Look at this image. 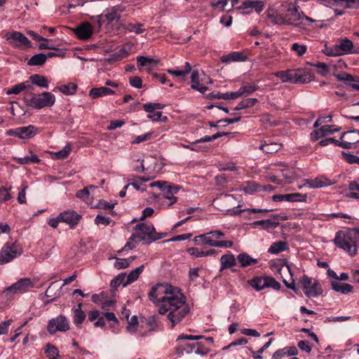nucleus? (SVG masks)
<instances>
[{"mask_svg":"<svg viewBox=\"0 0 359 359\" xmlns=\"http://www.w3.org/2000/svg\"><path fill=\"white\" fill-rule=\"evenodd\" d=\"M114 94V91L108 88L106 86L100 88H93L89 92V96L92 98H97L108 95Z\"/></svg>","mask_w":359,"mask_h":359,"instance_id":"nucleus-28","label":"nucleus"},{"mask_svg":"<svg viewBox=\"0 0 359 359\" xmlns=\"http://www.w3.org/2000/svg\"><path fill=\"white\" fill-rule=\"evenodd\" d=\"M333 242L337 247L343 249L351 256L356 255L358 246L355 237L353 234L339 231L336 233Z\"/></svg>","mask_w":359,"mask_h":359,"instance_id":"nucleus-7","label":"nucleus"},{"mask_svg":"<svg viewBox=\"0 0 359 359\" xmlns=\"http://www.w3.org/2000/svg\"><path fill=\"white\" fill-rule=\"evenodd\" d=\"M281 147V144L278 142H265L259 146V149L267 154H273L280 150Z\"/></svg>","mask_w":359,"mask_h":359,"instance_id":"nucleus-36","label":"nucleus"},{"mask_svg":"<svg viewBox=\"0 0 359 359\" xmlns=\"http://www.w3.org/2000/svg\"><path fill=\"white\" fill-rule=\"evenodd\" d=\"M32 83L43 88H48V81L46 77L39 74H33L29 77Z\"/></svg>","mask_w":359,"mask_h":359,"instance_id":"nucleus-34","label":"nucleus"},{"mask_svg":"<svg viewBox=\"0 0 359 359\" xmlns=\"http://www.w3.org/2000/svg\"><path fill=\"white\" fill-rule=\"evenodd\" d=\"M123 313L125 314L126 318L128 319V326L126 327L127 331L130 334L135 333L138 323L137 317L136 316H133L129 320V310L124 309Z\"/></svg>","mask_w":359,"mask_h":359,"instance_id":"nucleus-31","label":"nucleus"},{"mask_svg":"<svg viewBox=\"0 0 359 359\" xmlns=\"http://www.w3.org/2000/svg\"><path fill=\"white\" fill-rule=\"evenodd\" d=\"M47 329L50 334H53L57 331L66 332L69 329V325L67 318L60 315L49 321Z\"/></svg>","mask_w":359,"mask_h":359,"instance_id":"nucleus-14","label":"nucleus"},{"mask_svg":"<svg viewBox=\"0 0 359 359\" xmlns=\"http://www.w3.org/2000/svg\"><path fill=\"white\" fill-rule=\"evenodd\" d=\"M128 184L130 186H133L136 190L140 191L141 192H144L147 190L146 186L143 185L138 180L134 177L132 180L131 182H128Z\"/></svg>","mask_w":359,"mask_h":359,"instance_id":"nucleus-56","label":"nucleus"},{"mask_svg":"<svg viewBox=\"0 0 359 359\" xmlns=\"http://www.w3.org/2000/svg\"><path fill=\"white\" fill-rule=\"evenodd\" d=\"M39 129L35 126L29 125L27 126L19 127L18 138L29 139L39 133Z\"/></svg>","mask_w":359,"mask_h":359,"instance_id":"nucleus-21","label":"nucleus"},{"mask_svg":"<svg viewBox=\"0 0 359 359\" xmlns=\"http://www.w3.org/2000/svg\"><path fill=\"white\" fill-rule=\"evenodd\" d=\"M47 60V56L43 53H38L33 55L28 61L30 66H39L43 65Z\"/></svg>","mask_w":359,"mask_h":359,"instance_id":"nucleus-38","label":"nucleus"},{"mask_svg":"<svg viewBox=\"0 0 359 359\" xmlns=\"http://www.w3.org/2000/svg\"><path fill=\"white\" fill-rule=\"evenodd\" d=\"M129 83L131 86L136 88H141L142 81L140 77L139 76H133L130 77L129 79Z\"/></svg>","mask_w":359,"mask_h":359,"instance_id":"nucleus-64","label":"nucleus"},{"mask_svg":"<svg viewBox=\"0 0 359 359\" xmlns=\"http://www.w3.org/2000/svg\"><path fill=\"white\" fill-rule=\"evenodd\" d=\"M241 97L239 90L222 94L219 97L224 100H235Z\"/></svg>","mask_w":359,"mask_h":359,"instance_id":"nucleus-59","label":"nucleus"},{"mask_svg":"<svg viewBox=\"0 0 359 359\" xmlns=\"http://www.w3.org/2000/svg\"><path fill=\"white\" fill-rule=\"evenodd\" d=\"M237 259L242 267H246L257 263V259L251 257L247 253H241L238 255Z\"/></svg>","mask_w":359,"mask_h":359,"instance_id":"nucleus-35","label":"nucleus"},{"mask_svg":"<svg viewBox=\"0 0 359 359\" xmlns=\"http://www.w3.org/2000/svg\"><path fill=\"white\" fill-rule=\"evenodd\" d=\"M348 189L351 191L346 194V197L359 200V183L355 181L350 182Z\"/></svg>","mask_w":359,"mask_h":359,"instance_id":"nucleus-40","label":"nucleus"},{"mask_svg":"<svg viewBox=\"0 0 359 359\" xmlns=\"http://www.w3.org/2000/svg\"><path fill=\"white\" fill-rule=\"evenodd\" d=\"M337 48H339L341 52H338L334 53V55L351 53L352 49L353 48V44L351 40L348 39L347 38H344L339 41L338 45H337ZM327 55H334V53H327Z\"/></svg>","mask_w":359,"mask_h":359,"instance_id":"nucleus-24","label":"nucleus"},{"mask_svg":"<svg viewBox=\"0 0 359 359\" xmlns=\"http://www.w3.org/2000/svg\"><path fill=\"white\" fill-rule=\"evenodd\" d=\"M224 236V233L222 231L215 230L197 236L194 238V241L196 245L199 244V241H201L203 244L211 247L231 248L233 245L232 241L221 240Z\"/></svg>","mask_w":359,"mask_h":359,"instance_id":"nucleus-4","label":"nucleus"},{"mask_svg":"<svg viewBox=\"0 0 359 359\" xmlns=\"http://www.w3.org/2000/svg\"><path fill=\"white\" fill-rule=\"evenodd\" d=\"M339 81H344L345 84L353 90H359V79L347 73L335 75Z\"/></svg>","mask_w":359,"mask_h":359,"instance_id":"nucleus-19","label":"nucleus"},{"mask_svg":"<svg viewBox=\"0 0 359 359\" xmlns=\"http://www.w3.org/2000/svg\"><path fill=\"white\" fill-rule=\"evenodd\" d=\"M123 11V8L122 6H113L106 11L104 16L109 22L118 21L120 19V13Z\"/></svg>","mask_w":359,"mask_h":359,"instance_id":"nucleus-25","label":"nucleus"},{"mask_svg":"<svg viewBox=\"0 0 359 359\" xmlns=\"http://www.w3.org/2000/svg\"><path fill=\"white\" fill-rule=\"evenodd\" d=\"M291 49L296 52L299 56H302L306 53L307 47L305 45H300L294 43L292 45Z\"/></svg>","mask_w":359,"mask_h":359,"instance_id":"nucleus-53","label":"nucleus"},{"mask_svg":"<svg viewBox=\"0 0 359 359\" xmlns=\"http://www.w3.org/2000/svg\"><path fill=\"white\" fill-rule=\"evenodd\" d=\"M147 117L153 121H159L161 122H165L167 121V117L163 116L161 111H154L151 114H149Z\"/></svg>","mask_w":359,"mask_h":359,"instance_id":"nucleus-54","label":"nucleus"},{"mask_svg":"<svg viewBox=\"0 0 359 359\" xmlns=\"http://www.w3.org/2000/svg\"><path fill=\"white\" fill-rule=\"evenodd\" d=\"M306 198V195H302L299 193H293L290 194L289 202H305Z\"/></svg>","mask_w":359,"mask_h":359,"instance_id":"nucleus-55","label":"nucleus"},{"mask_svg":"<svg viewBox=\"0 0 359 359\" xmlns=\"http://www.w3.org/2000/svg\"><path fill=\"white\" fill-rule=\"evenodd\" d=\"M274 75L283 82L293 83H306L313 79V75L309 71L300 69L278 71Z\"/></svg>","mask_w":359,"mask_h":359,"instance_id":"nucleus-5","label":"nucleus"},{"mask_svg":"<svg viewBox=\"0 0 359 359\" xmlns=\"http://www.w3.org/2000/svg\"><path fill=\"white\" fill-rule=\"evenodd\" d=\"M187 252L190 255L196 257H204V251L198 248H189L187 249Z\"/></svg>","mask_w":359,"mask_h":359,"instance_id":"nucleus-61","label":"nucleus"},{"mask_svg":"<svg viewBox=\"0 0 359 359\" xmlns=\"http://www.w3.org/2000/svg\"><path fill=\"white\" fill-rule=\"evenodd\" d=\"M34 285V282L29 278H23L8 287L4 291L6 296L15 294H22L30 290Z\"/></svg>","mask_w":359,"mask_h":359,"instance_id":"nucleus-13","label":"nucleus"},{"mask_svg":"<svg viewBox=\"0 0 359 359\" xmlns=\"http://www.w3.org/2000/svg\"><path fill=\"white\" fill-rule=\"evenodd\" d=\"M46 353L50 359H56L59 355V351L57 348L50 344L46 345Z\"/></svg>","mask_w":359,"mask_h":359,"instance_id":"nucleus-47","label":"nucleus"},{"mask_svg":"<svg viewBox=\"0 0 359 359\" xmlns=\"http://www.w3.org/2000/svg\"><path fill=\"white\" fill-rule=\"evenodd\" d=\"M150 187H157L163 192V198L170 201L168 205H171L177 202V198L175 195L180 189V187L170 184L166 181H156L149 184Z\"/></svg>","mask_w":359,"mask_h":359,"instance_id":"nucleus-9","label":"nucleus"},{"mask_svg":"<svg viewBox=\"0 0 359 359\" xmlns=\"http://www.w3.org/2000/svg\"><path fill=\"white\" fill-rule=\"evenodd\" d=\"M341 147L351 149L353 144L359 142V130H353L344 132L340 137Z\"/></svg>","mask_w":359,"mask_h":359,"instance_id":"nucleus-15","label":"nucleus"},{"mask_svg":"<svg viewBox=\"0 0 359 359\" xmlns=\"http://www.w3.org/2000/svg\"><path fill=\"white\" fill-rule=\"evenodd\" d=\"M148 297L150 301L160 304L158 313H167V318L175 327L189 313L190 307L186 297L178 287L168 284L158 283L153 286Z\"/></svg>","mask_w":359,"mask_h":359,"instance_id":"nucleus-1","label":"nucleus"},{"mask_svg":"<svg viewBox=\"0 0 359 359\" xmlns=\"http://www.w3.org/2000/svg\"><path fill=\"white\" fill-rule=\"evenodd\" d=\"M111 219L109 217H105L102 215H97L95 219V223L97 225L108 226Z\"/></svg>","mask_w":359,"mask_h":359,"instance_id":"nucleus-50","label":"nucleus"},{"mask_svg":"<svg viewBox=\"0 0 359 359\" xmlns=\"http://www.w3.org/2000/svg\"><path fill=\"white\" fill-rule=\"evenodd\" d=\"M76 36L81 40H87L93 34V28L90 23L83 22L74 29Z\"/></svg>","mask_w":359,"mask_h":359,"instance_id":"nucleus-18","label":"nucleus"},{"mask_svg":"<svg viewBox=\"0 0 359 359\" xmlns=\"http://www.w3.org/2000/svg\"><path fill=\"white\" fill-rule=\"evenodd\" d=\"M247 56L243 53L240 51H235L229 53V55H223L221 57V61L225 63H229L231 62H240L245 61Z\"/></svg>","mask_w":359,"mask_h":359,"instance_id":"nucleus-26","label":"nucleus"},{"mask_svg":"<svg viewBox=\"0 0 359 359\" xmlns=\"http://www.w3.org/2000/svg\"><path fill=\"white\" fill-rule=\"evenodd\" d=\"M288 244L285 241H277L273 243L268 250L271 254H278L281 252L288 250Z\"/></svg>","mask_w":359,"mask_h":359,"instance_id":"nucleus-32","label":"nucleus"},{"mask_svg":"<svg viewBox=\"0 0 359 359\" xmlns=\"http://www.w3.org/2000/svg\"><path fill=\"white\" fill-rule=\"evenodd\" d=\"M332 289L341 294H348L353 291V286L348 283H344L334 280L332 282Z\"/></svg>","mask_w":359,"mask_h":359,"instance_id":"nucleus-29","label":"nucleus"},{"mask_svg":"<svg viewBox=\"0 0 359 359\" xmlns=\"http://www.w3.org/2000/svg\"><path fill=\"white\" fill-rule=\"evenodd\" d=\"M144 265L142 264L139 267H137L135 269L131 271L128 275L123 273V276H125L123 279V287H126L128 285H130L135 282L138 278L140 273L144 271Z\"/></svg>","mask_w":359,"mask_h":359,"instance_id":"nucleus-22","label":"nucleus"},{"mask_svg":"<svg viewBox=\"0 0 359 359\" xmlns=\"http://www.w3.org/2000/svg\"><path fill=\"white\" fill-rule=\"evenodd\" d=\"M4 38L13 48L24 50L32 47L30 41L20 32H8Z\"/></svg>","mask_w":359,"mask_h":359,"instance_id":"nucleus-11","label":"nucleus"},{"mask_svg":"<svg viewBox=\"0 0 359 359\" xmlns=\"http://www.w3.org/2000/svg\"><path fill=\"white\" fill-rule=\"evenodd\" d=\"M191 88L196 90L203 94H204L208 90L207 87L203 86L199 83V74L197 70H195L192 72L191 76Z\"/></svg>","mask_w":359,"mask_h":359,"instance_id":"nucleus-30","label":"nucleus"},{"mask_svg":"<svg viewBox=\"0 0 359 359\" xmlns=\"http://www.w3.org/2000/svg\"><path fill=\"white\" fill-rule=\"evenodd\" d=\"M335 182L331 181L330 179L320 176L313 180L307 181V184L311 188H321L334 184Z\"/></svg>","mask_w":359,"mask_h":359,"instance_id":"nucleus-23","label":"nucleus"},{"mask_svg":"<svg viewBox=\"0 0 359 359\" xmlns=\"http://www.w3.org/2000/svg\"><path fill=\"white\" fill-rule=\"evenodd\" d=\"M146 323L150 331H155L158 327V322L156 316H149L146 320Z\"/></svg>","mask_w":359,"mask_h":359,"instance_id":"nucleus-48","label":"nucleus"},{"mask_svg":"<svg viewBox=\"0 0 359 359\" xmlns=\"http://www.w3.org/2000/svg\"><path fill=\"white\" fill-rule=\"evenodd\" d=\"M248 283L256 291H260L266 287H272L276 290L280 288V284L271 276L255 277L249 280Z\"/></svg>","mask_w":359,"mask_h":359,"instance_id":"nucleus-12","label":"nucleus"},{"mask_svg":"<svg viewBox=\"0 0 359 359\" xmlns=\"http://www.w3.org/2000/svg\"><path fill=\"white\" fill-rule=\"evenodd\" d=\"M258 100L257 98H247L241 101L234 108V110L238 111L250 108L255 106Z\"/></svg>","mask_w":359,"mask_h":359,"instance_id":"nucleus-37","label":"nucleus"},{"mask_svg":"<svg viewBox=\"0 0 359 359\" xmlns=\"http://www.w3.org/2000/svg\"><path fill=\"white\" fill-rule=\"evenodd\" d=\"M260 186L254 182H248L243 186V190L245 193L253 194L258 191Z\"/></svg>","mask_w":359,"mask_h":359,"instance_id":"nucleus-46","label":"nucleus"},{"mask_svg":"<svg viewBox=\"0 0 359 359\" xmlns=\"http://www.w3.org/2000/svg\"><path fill=\"white\" fill-rule=\"evenodd\" d=\"M137 65L138 69H141L144 67H149L157 65L158 61L157 60L147 57L145 56H137L136 58Z\"/></svg>","mask_w":359,"mask_h":359,"instance_id":"nucleus-33","label":"nucleus"},{"mask_svg":"<svg viewBox=\"0 0 359 359\" xmlns=\"http://www.w3.org/2000/svg\"><path fill=\"white\" fill-rule=\"evenodd\" d=\"M263 4L262 1H244L241 6L237 7L238 10H248L250 9V11H243L244 13H250L252 9H255L257 13H259L263 10Z\"/></svg>","mask_w":359,"mask_h":359,"instance_id":"nucleus-20","label":"nucleus"},{"mask_svg":"<svg viewBox=\"0 0 359 359\" xmlns=\"http://www.w3.org/2000/svg\"><path fill=\"white\" fill-rule=\"evenodd\" d=\"M126 29L130 32H135L137 34H142L144 31L142 28V24H140V23H136V24L130 23L126 26Z\"/></svg>","mask_w":359,"mask_h":359,"instance_id":"nucleus-52","label":"nucleus"},{"mask_svg":"<svg viewBox=\"0 0 359 359\" xmlns=\"http://www.w3.org/2000/svg\"><path fill=\"white\" fill-rule=\"evenodd\" d=\"M29 88H32V86L31 85L29 84V83L27 81V82H23V83H20L19 84H17V85H15V86H13L10 89H8L6 92V94L8 95H10V94H19L20 92L26 90V89H29Z\"/></svg>","mask_w":359,"mask_h":359,"instance_id":"nucleus-39","label":"nucleus"},{"mask_svg":"<svg viewBox=\"0 0 359 359\" xmlns=\"http://www.w3.org/2000/svg\"><path fill=\"white\" fill-rule=\"evenodd\" d=\"M196 347V344H187L184 346H179L176 348V354L181 357L186 353H191L194 352Z\"/></svg>","mask_w":359,"mask_h":359,"instance_id":"nucleus-43","label":"nucleus"},{"mask_svg":"<svg viewBox=\"0 0 359 359\" xmlns=\"http://www.w3.org/2000/svg\"><path fill=\"white\" fill-rule=\"evenodd\" d=\"M81 304H79V308L76 309L74 312V322L78 326L81 325L86 318L85 313L81 309Z\"/></svg>","mask_w":359,"mask_h":359,"instance_id":"nucleus-45","label":"nucleus"},{"mask_svg":"<svg viewBox=\"0 0 359 359\" xmlns=\"http://www.w3.org/2000/svg\"><path fill=\"white\" fill-rule=\"evenodd\" d=\"M81 216L74 210H65L58 215V219L70 226L72 229L79 223Z\"/></svg>","mask_w":359,"mask_h":359,"instance_id":"nucleus-16","label":"nucleus"},{"mask_svg":"<svg viewBox=\"0 0 359 359\" xmlns=\"http://www.w3.org/2000/svg\"><path fill=\"white\" fill-rule=\"evenodd\" d=\"M72 151V147L69 144H67L61 150L53 153V158L55 159H64L68 156Z\"/></svg>","mask_w":359,"mask_h":359,"instance_id":"nucleus-44","label":"nucleus"},{"mask_svg":"<svg viewBox=\"0 0 359 359\" xmlns=\"http://www.w3.org/2000/svg\"><path fill=\"white\" fill-rule=\"evenodd\" d=\"M76 88L77 86L74 83H69L56 87V89L65 95H74L76 91Z\"/></svg>","mask_w":359,"mask_h":359,"instance_id":"nucleus-41","label":"nucleus"},{"mask_svg":"<svg viewBox=\"0 0 359 359\" xmlns=\"http://www.w3.org/2000/svg\"><path fill=\"white\" fill-rule=\"evenodd\" d=\"M95 188V187L94 186H90V187H85L82 190H80L76 193V196L88 202L90 196L89 189Z\"/></svg>","mask_w":359,"mask_h":359,"instance_id":"nucleus-49","label":"nucleus"},{"mask_svg":"<svg viewBox=\"0 0 359 359\" xmlns=\"http://www.w3.org/2000/svg\"><path fill=\"white\" fill-rule=\"evenodd\" d=\"M24 102L28 107L41 109L52 107L55 102V96L50 92L30 93L25 97Z\"/></svg>","mask_w":359,"mask_h":359,"instance_id":"nucleus-6","label":"nucleus"},{"mask_svg":"<svg viewBox=\"0 0 359 359\" xmlns=\"http://www.w3.org/2000/svg\"><path fill=\"white\" fill-rule=\"evenodd\" d=\"M341 154L348 163L359 165V156L344 151H342Z\"/></svg>","mask_w":359,"mask_h":359,"instance_id":"nucleus-51","label":"nucleus"},{"mask_svg":"<svg viewBox=\"0 0 359 359\" xmlns=\"http://www.w3.org/2000/svg\"><path fill=\"white\" fill-rule=\"evenodd\" d=\"M165 236V233H157L151 224L140 223L135 226V232L130 239L135 242L142 241L144 244H149Z\"/></svg>","mask_w":359,"mask_h":359,"instance_id":"nucleus-3","label":"nucleus"},{"mask_svg":"<svg viewBox=\"0 0 359 359\" xmlns=\"http://www.w3.org/2000/svg\"><path fill=\"white\" fill-rule=\"evenodd\" d=\"M124 277L125 276H123V273L118 274L115 278H114L111 281V285L114 287H116L119 285H122L123 287Z\"/></svg>","mask_w":359,"mask_h":359,"instance_id":"nucleus-58","label":"nucleus"},{"mask_svg":"<svg viewBox=\"0 0 359 359\" xmlns=\"http://www.w3.org/2000/svg\"><path fill=\"white\" fill-rule=\"evenodd\" d=\"M129 266L128 261L126 259L117 258L114 263V267L117 269H126Z\"/></svg>","mask_w":359,"mask_h":359,"instance_id":"nucleus-63","label":"nucleus"},{"mask_svg":"<svg viewBox=\"0 0 359 359\" xmlns=\"http://www.w3.org/2000/svg\"><path fill=\"white\" fill-rule=\"evenodd\" d=\"M259 88V87L255 84L246 83L241 86L238 90L241 94V96H242L243 95H250L253 93L255 91L257 90Z\"/></svg>","mask_w":359,"mask_h":359,"instance_id":"nucleus-42","label":"nucleus"},{"mask_svg":"<svg viewBox=\"0 0 359 359\" xmlns=\"http://www.w3.org/2000/svg\"><path fill=\"white\" fill-rule=\"evenodd\" d=\"M278 221H275L271 219H262L253 222L250 224L252 229H259L260 230L269 231L270 229H275L279 226Z\"/></svg>","mask_w":359,"mask_h":359,"instance_id":"nucleus-17","label":"nucleus"},{"mask_svg":"<svg viewBox=\"0 0 359 359\" xmlns=\"http://www.w3.org/2000/svg\"><path fill=\"white\" fill-rule=\"evenodd\" d=\"M266 13L272 24L278 25H292L301 18L298 7L288 2H284L276 8L271 7Z\"/></svg>","mask_w":359,"mask_h":359,"instance_id":"nucleus-2","label":"nucleus"},{"mask_svg":"<svg viewBox=\"0 0 359 359\" xmlns=\"http://www.w3.org/2000/svg\"><path fill=\"white\" fill-rule=\"evenodd\" d=\"M152 133H147L145 134L138 135L135 137L134 140H133V144H140L141 142L149 140L151 137Z\"/></svg>","mask_w":359,"mask_h":359,"instance_id":"nucleus-57","label":"nucleus"},{"mask_svg":"<svg viewBox=\"0 0 359 359\" xmlns=\"http://www.w3.org/2000/svg\"><path fill=\"white\" fill-rule=\"evenodd\" d=\"M299 283L302 286L305 295L309 298L316 297L323 293L320 284L317 280H313L306 275L300 278Z\"/></svg>","mask_w":359,"mask_h":359,"instance_id":"nucleus-10","label":"nucleus"},{"mask_svg":"<svg viewBox=\"0 0 359 359\" xmlns=\"http://www.w3.org/2000/svg\"><path fill=\"white\" fill-rule=\"evenodd\" d=\"M22 248L17 241L10 239L0 251V265L6 264L22 254Z\"/></svg>","mask_w":359,"mask_h":359,"instance_id":"nucleus-8","label":"nucleus"},{"mask_svg":"<svg viewBox=\"0 0 359 359\" xmlns=\"http://www.w3.org/2000/svg\"><path fill=\"white\" fill-rule=\"evenodd\" d=\"M11 198V195L8 189L5 187L0 188V202H4Z\"/></svg>","mask_w":359,"mask_h":359,"instance_id":"nucleus-62","label":"nucleus"},{"mask_svg":"<svg viewBox=\"0 0 359 359\" xmlns=\"http://www.w3.org/2000/svg\"><path fill=\"white\" fill-rule=\"evenodd\" d=\"M331 143L334 144L335 145L338 147H341V141L334 139L333 137L327 138L325 140H322L318 142V144L320 146H327Z\"/></svg>","mask_w":359,"mask_h":359,"instance_id":"nucleus-60","label":"nucleus"},{"mask_svg":"<svg viewBox=\"0 0 359 359\" xmlns=\"http://www.w3.org/2000/svg\"><path fill=\"white\" fill-rule=\"evenodd\" d=\"M221 267L219 271H222L226 269L231 268L236 264L235 256L232 254L224 255L220 258Z\"/></svg>","mask_w":359,"mask_h":359,"instance_id":"nucleus-27","label":"nucleus"}]
</instances>
